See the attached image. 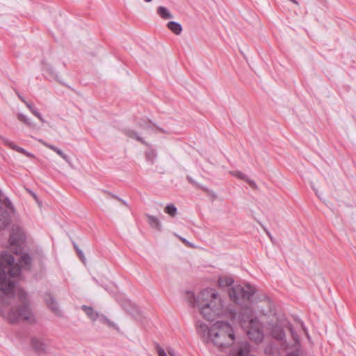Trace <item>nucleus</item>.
<instances>
[{"label":"nucleus","mask_w":356,"mask_h":356,"mask_svg":"<svg viewBox=\"0 0 356 356\" xmlns=\"http://www.w3.org/2000/svg\"><path fill=\"white\" fill-rule=\"evenodd\" d=\"M267 232V234L268 235V236L270 237V240L273 241V237L270 235V234L268 232Z\"/></svg>","instance_id":"nucleus-42"},{"label":"nucleus","mask_w":356,"mask_h":356,"mask_svg":"<svg viewBox=\"0 0 356 356\" xmlns=\"http://www.w3.org/2000/svg\"><path fill=\"white\" fill-rule=\"evenodd\" d=\"M197 332L202 336L204 340L209 343L210 339L211 327H209L207 325L204 324V323H198Z\"/></svg>","instance_id":"nucleus-12"},{"label":"nucleus","mask_w":356,"mask_h":356,"mask_svg":"<svg viewBox=\"0 0 356 356\" xmlns=\"http://www.w3.org/2000/svg\"><path fill=\"white\" fill-rule=\"evenodd\" d=\"M164 211L166 213L172 217L175 216L177 213V209L174 204H168L165 207Z\"/></svg>","instance_id":"nucleus-23"},{"label":"nucleus","mask_w":356,"mask_h":356,"mask_svg":"<svg viewBox=\"0 0 356 356\" xmlns=\"http://www.w3.org/2000/svg\"><path fill=\"white\" fill-rule=\"evenodd\" d=\"M146 159L148 161H149L152 164L154 163L156 158L157 154L155 149L150 148L146 153Z\"/></svg>","instance_id":"nucleus-22"},{"label":"nucleus","mask_w":356,"mask_h":356,"mask_svg":"<svg viewBox=\"0 0 356 356\" xmlns=\"http://www.w3.org/2000/svg\"><path fill=\"white\" fill-rule=\"evenodd\" d=\"M287 327L290 330L291 337H292L293 339L294 340L295 344H296V352L289 353L288 356H300V353H299L300 352V350H299L300 339H299V337H298V334L295 332L291 324L288 323Z\"/></svg>","instance_id":"nucleus-11"},{"label":"nucleus","mask_w":356,"mask_h":356,"mask_svg":"<svg viewBox=\"0 0 356 356\" xmlns=\"http://www.w3.org/2000/svg\"><path fill=\"white\" fill-rule=\"evenodd\" d=\"M245 181H247L250 186H251L252 187H254V188H256L257 187V185L254 182V181L250 179H248L247 177L246 178L244 179Z\"/></svg>","instance_id":"nucleus-30"},{"label":"nucleus","mask_w":356,"mask_h":356,"mask_svg":"<svg viewBox=\"0 0 356 356\" xmlns=\"http://www.w3.org/2000/svg\"><path fill=\"white\" fill-rule=\"evenodd\" d=\"M113 198L118 200V201L121 202L124 205H127V203L126 201L122 200L120 197H119L118 196H117L116 195H114V194H111V193H109Z\"/></svg>","instance_id":"nucleus-32"},{"label":"nucleus","mask_w":356,"mask_h":356,"mask_svg":"<svg viewBox=\"0 0 356 356\" xmlns=\"http://www.w3.org/2000/svg\"><path fill=\"white\" fill-rule=\"evenodd\" d=\"M39 142L41 143L43 145L46 146L47 147L49 148L50 149L54 151L55 152H56V150H57V149H58V147H56L52 145L48 144L42 140H39Z\"/></svg>","instance_id":"nucleus-28"},{"label":"nucleus","mask_w":356,"mask_h":356,"mask_svg":"<svg viewBox=\"0 0 356 356\" xmlns=\"http://www.w3.org/2000/svg\"><path fill=\"white\" fill-rule=\"evenodd\" d=\"M82 309L84 311L86 314L90 318L92 321H95L99 318V313L95 312L94 309L91 307L83 305L81 307Z\"/></svg>","instance_id":"nucleus-15"},{"label":"nucleus","mask_w":356,"mask_h":356,"mask_svg":"<svg viewBox=\"0 0 356 356\" xmlns=\"http://www.w3.org/2000/svg\"><path fill=\"white\" fill-rule=\"evenodd\" d=\"M236 319H229L233 322L238 323L242 327L248 326L252 321L257 318L254 312L249 307L242 309L240 312H236Z\"/></svg>","instance_id":"nucleus-6"},{"label":"nucleus","mask_w":356,"mask_h":356,"mask_svg":"<svg viewBox=\"0 0 356 356\" xmlns=\"http://www.w3.org/2000/svg\"><path fill=\"white\" fill-rule=\"evenodd\" d=\"M2 192L0 190V229L10 223L9 213L1 207ZM5 207L11 212L15 208L8 197L3 200ZM21 276V267L15 264L13 256L7 250L0 256V312L10 323L22 321H33V315L29 307L27 294L16 287Z\"/></svg>","instance_id":"nucleus-1"},{"label":"nucleus","mask_w":356,"mask_h":356,"mask_svg":"<svg viewBox=\"0 0 356 356\" xmlns=\"http://www.w3.org/2000/svg\"><path fill=\"white\" fill-rule=\"evenodd\" d=\"M157 352H158L159 356H167V354L165 352V350L159 346L157 347Z\"/></svg>","instance_id":"nucleus-29"},{"label":"nucleus","mask_w":356,"mask_h":356,"mask_svg":"<svg viewBox=\"0 0 356 356\" xmlns=\"http://www.w3.org/2000/svg\"><path fill=\"white\" fill-rule=\"evenodd\" d=\"M24 234L21 229H13L9 238V243L10 245V252H13L14 254L17 255V254L19 253L22 249L20 243L22 242Z\"/></svg>","instance_id":"nucleus-8"},{"label":"nucleus","mask_w":356,"mask_h":356,"mask_svg":"<svg viewBox=\"0 0 356 356\" xmlns=\"http://www.w3.org/2000/svg\"><path fill=\"white\" fill-rule=\"evenodd\" d=\"M145 2L149 3L151 2L152 0H144Z\"/></svg>","instance_id":"nucleus-45"},{"label":"nucleus","mask_w":356,"mask_h":356,"mask_svg":"<svg viewBox=\"0 0 356 356\" xmlns=\"http://www.w3.org/2000/svg\"><path fill=\"white\" fill-rule=\"evenodd\" d=\"M153 130L154 129L151 125L147 124L142 129L141 131L127 128L124 130V133L127 137L136 140L149 147L150 145L144 140V137H146V136Z\"/></svg>","instance_id":"nucleus-7"},{"label":"nucleus","mask_w":356,"mask_h":356,"mask_svg":"<svg viewBox=\"0 0 356 356\" xmlns=\"http://www.w3.org/2000/svg\"><path fill=\"white\" fill-rule=\"evenodd\" d=\"M18 119L20 121H22L23 122L26 124L27 125L31 126V127L32 126L31 122L29 120V119L26 115H24L23 114H19Z\"/></svg>","instance_id":"nucleus-25"},{"label":"nucleus","mask_w":356,"mask_h":356,"mask_svg":"<svg viewBox=\"0 0 356 356\" xmlns=\"http://www.w3.org/2000/svg\"><path fill=\"white\" fill-rule=\"evenodd\" d=\"M31 344L33 349L38 353H42L44 351L45 345L42 340L33 338L31 340Z\"/></svg>","instance_id":"nucleus-17"},{"label":"nucleus","mask_w":356,"mask_h":356,"mask_svg":"<svg viewBox=\"0 0 356 356\" xmlns=\"http://www.w3.org/2000/svg\"><path fill=\"white\" fill-rule=\"evenodd\" d=\"M247 335L249 339L254 342L259 343H261L264 338V334L263 331V326L258 318L247 326Z\"/></svg>","instance_id":"nucleus-5"},{"label":"nucleus","mask_w":356,"mask_h":356,"mask_svg":"<svg viewBox=\"0 0 356 356\" xmlns=\"http://www.w3.org/2000/svg\"><path fill=\"white\" fill-rule=\"evenodd\" d=\"M147 222L149 225L154 229H156L158 231L161 230V224L159 221V218L156 216H152V215H147Z\"/></svg>","instance_id":"nucleus-14"},{"label":"nucleus","mask_w":356,"mask_h":356,"mask_svg":"<svg viewBox=\"0 0 356 356\" xmlns=\"http://www.w3.org/2000/svg\"><path fill=\"white\" fill-rule=\"evenodd\" d=\"M99 322H101L103 324L107 325L108 327H113L118 331L119 330V327L118 325L113 321H110L106 316H105L104 314H99V318H98Z\"/></svg>","instance_id":"nucleus-18"},{"label":"nucleus","mask_w":356,"mask_h":356,"mask_svg":"<svg viewBox=\"0 0 356 356\" xmlns=\"http://www.w3.org/2000/svg\"><path fill=\"white\" fill-rule=\"evenodd\" d=\"M45 302L49 309L57 316H61V312L59 309L58 305L55 300L54 298L50 294L47 293L44 298Z\"/></svg>","instance_id":"nucleus-10"},{"label":"nucleus","mask_w":356,"mask_h":356,"mask_svg":"<svg viewBox=\"0 0 356 356\" xmlns=\"http://www.w3.org/2000/svg\"><path fill=\"white\" fill-rule=\"evenodd\" d=\"M300 326L302 328V330H304V332H305L306 336L307 337H309V334L307 333V330L306 327H305L304 323L302 322H300Z\"/></svg>","instance_id":"nucleus-34"},{"label":"nucleus","mask_w":356,"mask_h":356,"mask_svg":"<svg viewBox=\"0 0 356 356\" xmlns=\"http://www.w3.org/2000/svg\"><path fill=\"white\" fill-rule=\"evenodd\" d=\"M35 117H40V113L35 108L34 110H33V111L31 112Z\"/></svg>","instance_id":"nucleus-36"},{"label":"nucleus","mask_w":356,"mask_h":356,"mask_svg":"<svg viewBox=\"0 0 356 356\" xmlns=\"http://www.w3.org/2000/svg\"><path fill=\"white\" fill-rule=\"evenodd\" d=\"M234 283V280L227 276L220 277L218 280V284L221 287H227Z\"/></svg>","instance_id":"nucleus-21"},{"label":"nucleus","mask_w":356,"mask_h":356,"mask_svg":"<svg viewBox=\"0 0 356 356\" xmlns=\"http://www.w3.org/2000/svg\"><path fill=\"white\" fill-rule=\"evenodd\" d=\"M26 106L29 108V110L32 112L33 110H34V107L33 106V105L30 103H28V102H25Z\"/></svg>","instance_id":"nucleus-35"},{"label":"nucleus","mask_w":356,"mask_h":356,"mask_svg":"<svg viewBox=\"0 0 356 356\" xmlns=\"http://www.w3.org/2000/svg\"><path fill=\"white\" fill-rule=\"evenodd\" d=\"M38 118L42 122H44V118L42 117L41 115H40V117H38Z\"/></svg>","instance_id":"nucleus-41"},{"label":"nucleus","mask_w":356,"mask_h":356,"mask_svg":"<svg viewBox=\"0 0 356 356\" xmlns=\"http://www.w3.org/2000/svg\"><path fill=\"white\" fill-rule=\"evenodd\" d=\"M236 341L234 329L232 325L223 321H218L211 326L210 339L220 350L230 347Z\"/></svg>","instance_id":"nucleus-3"},{"label":"nucleus","mask_w":356,"mask_h":356,"mask_svg":"<svg viewBox=\"0 0 356 356\" xmlns=\"http://www.w3.org/2000/svg\"><path fill=\"white\" fill-rule=\"evenodd\" d=\"M254 293L255 289L250 285L244 286L236 285L229 289V296L234 302L242 303L244 301L249 300Z\"/></svg>","instance_id":"nucleus-4"},{"label":"nucleus","mask_w":356,"mask_h":356,"mask_svg":"<svg viewBox=\"0 0 356 356\" xmlns=\"http://www.w3.org/2000/svg\"><path fill=\"white\" fill-rule=\"evenodd\" d=\"M187 180L189 183L196 186L197 187L203 189L204 191H207L206 187L200 186L191 176H187Z\"/></svg>","instance_id":"nucleus-26"},{"label":"nucleus","mask_w":356,"mask_h":356,"mask_svg":"<svg viewBox=\"0 0 356 356\" xmlns=\"http://www.w3.org/2000/svg\"><path fill=\"white\" fill-rule=\"evenodd\" d=\"M167 27L168 29H170L172 33H174L176 35H179L182 31V26L181 25L174 21H170L167 24Z\"/></svg>","instance_id":"nucleus-16"},{"label":"nucleus","mask_w":356,"mask_h":356,"mask_svg":"<svg viewBox=\"0 0 356 356\" xmlns=\"http://www.w3.org/2000/svg\"><path fill=\"white\" fill-rule=\"evenodd\" d=\"M270 333L273 339L286 343L285 333L283 328L277 323L271 325Z\"/></svg>","instance_id":"nucleus-9"},{"label":"nucleus","mask_w":356,"mask_h":356,"mask_svg":"<svg viewBox=\"0 0 356 356\" xmlns=\"http://www.w3.org/2000/svg\"><path fill=\"white\" fill-rule=\"evenodd\" d=\"M29 191L32 195V197H33L35 200H37V195L31 191Z\"/></svg>","instance_id":"nucleus-39"},{"label":"nucleus","mask_w":356,"mask_h":356,"mask_svg":"<svg viewBox=\"0 0 356 356\" xmlns=\"http://www.w3.org/2000/svg\"><path fill=\"white\" fill-rule=\"evenodd\" d=\"M168 354L170 355V356H176L174 351L170 350H168Z\"/></svg>","instance_id":"nucleus-38"},{"label":"nucleus","mask_w":356,"mask_h":356,"mask_svg":"<svg viewBox=\"0 0 356 356\" xmlns=\"http://www.w3.org/2000/svg\"><path fill=\"white\" fill-rule=\"evenodd\" d=\"M18 96H19V99H20L23 102H24V103H25V102H26L24 100V99L23 98V97L20 96L19 95H18Z\"/></svg>","instance_id":"nucleus-44"},{"label":"nucleus","mask_w":356,"mask_h":356,"mask_svg":"<svg viewBox=\"0 0 356 356\" xmlns=\"http://www.w3.org/2000/svg\"><path fill=\"white\" fill-rule=\"evenodd\" d=\"M157 13L163 19H172L173 17L170 12L164 6H159L157 9Z\"/></svg>","instance_id":"nucleus-19"},{"label":"nucleus","mask_w":356,"mask_h":356,"mask_svg":"<svg viewBox=\"0 0 356 356\" xmlns=\"http://www.w3.org/2000/svg\"><path fill=\"white\" fill-rule=\"evenodd\" d=\"M190 300L193 307H197L204 318L213 321L217 317L236 319V314L232 306L225 307L218 293L213 289H206L200 292L197 297Z\"/></svg>","instance_id":"nucleus-2"},{"label":"nucleus","mask_w":356,"mask_h":356,"mask_svg":"<svg viewBox=\"0 0 356 356\" xmlns=\"http://www.w3.org/2000/svg\"><path fill=\"white\" fill-rule=\"evenodd\" d=\"M18 254H19V263L24 268L30 269L32 265V259L30 254L27 252H22V250Z\"/></svg>","instance_id":"nucleus-13"},{"label":"nucleus","mask_w":356,"mask_h":356,"mask_svg":"<svg viewBox=\"0 0 356 356\" xmlns=\"http://www.w3.org/2000/svg\"><path fill=\"white\" fill-rule=\"evenodd\" d=\"M230 174L240 179L244 180L246 178V175L240 171H231Z\"/></svg>","instance_id":"nucleus-24"},{"label":"nucleus","mask_w":356,"mask_h":356,"mask_svg":"<svg viewBox=\"0 0 356 356\" xmlns=\"http://www.w3.org/2000/svg\"><path fill=\"white\" fill-rule=\"evenodd\" d=\"M76 250L79 257L81 258V260L83 261V259H85L83 252L81 250L77 249Z\"/></svg>","instance_id":"nucleus-33"},{"label":"nucleus","mask_w":356,"mask_h":356,"mask_svg":"<svg viewBox=\"0 0 356 356\" xmlns=\"http://www.w3.org/2000/svg\"><path fill=\"white\" fill-rule=\"evenodd\" d=\"M24 155H26V156H28L29 158L34 157V155L32 153L28 152L27 151H26V153L24 154Z\"/></svg>","instance_id":"nucleus-37"},{"label":"nucleus","mask_w":356,"mask_h":356,"mask_svg":"<svg viewBox=\"0 0 356 356\" xmlns=\"http://www.w3.org/2000/svg\"><path fill=\"white\" fill-rule=\"evenodd\" d=\"M177 237L179 238V239L184 243H185L187 246L188 247H193V245L189 242L188 241L186 238H183V237H181V236H179L177 235Z\"/></svg>","instance_id":"nucleus-31"},{"label":"nucleus","mask_w":356,"mask_h":356,"mask_svg":"<svg viewBox=\"0 0 356 356\" xmlns=\"http://www.w3.org/2000/svg\"><path fill=\"white\" fill-rule=\"evenodd\" d=\"M314 191L316 192V195L319 197L321 198V195L318 194V192L316 190V188L313 186Z\"/></svg>","instance_id":"nucleus-40"},{"label":"nucleus","mask_w":356,"mask_h":356,"mask_svg":"<svg viewBox=\"0 0 356 356\" xmlns=\"http://www.w3.org/2000/svg\"><path fill=\"white\" fill-rule=\"evenodd\" d=\"M3 141L6 145H7L8 147H10L12 149L15 150L16 152H20L22 154L26 153V149H24L22 147H20L17 145H16L13 142L10 141L6 138H3Z\"/></svg>","instance_id":"nucleus-20"},{"label":"nucleus","mask_w":356,"mask_h":356,"mask_svg":"<svg viewBox=\"0 0 356 356\" xmlns=\"http://www.w3.org/2000/svg\"><path fill=\"white\" fill-rule=\"evenodd\" d=\"M56 152L59 156H60L67 163H70L69 157L65 154H64L62 150L58 148L57 150H56Z\"/></svg>","instance_id":"nucleus-27"},{"label":"nucleus","mask_w":356,"mask_h":356,"mask_svg":"<svg viewBox=\"0 0 356 356\" xmlns=\"http://www.w3.org/2000/svg\"><path fill=\"white\" fill-rule=\"evenodd\" d=\"M267 232V234L268 235V236L270 237V240L273 241V237L270 235V234L268 232Z\"/></svg>","instance_id":"nucleus-43"}]
</instances>
